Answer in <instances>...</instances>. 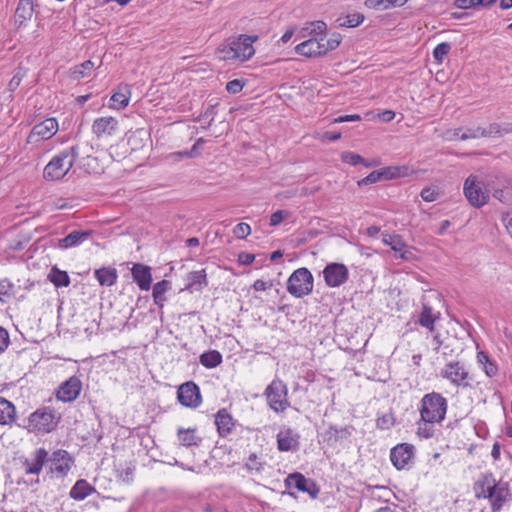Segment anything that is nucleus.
<instances>
[{
    "instance_id": "nucleus-34",
    "label": "nucleus",
    "mask_w": 512,
    "mask_h": 512,
    "mask_svg": "<svg viewBox=\"0 0 512 512\" xmlns=\"http://www.w3.org/2000/svg\"><path fill=\"white\" fill-rule=\"evenodd\" d=\"M199 362L205 368H216L222 363V355L217 350H209L200 355Z\"/></svg>"
},
{
    "instance_id": "nucleus-2",
    "label": "nucleus",
    "mask_w": 512,
    "mask_h": 512,
    "mask_svg": "<svg viewBox=\"0 0 512 512\" xmlns=\"http://www.w3.org/2000/svg\"><path fill=\"white\" fill-rule=\"evenodd\" d=\"M473 492L476 499L489 501L491 512H500L512 496L509 483L497 481L490 471L479 475L473 484Z\"/></svg>"
},
{
    "instance_id": "nucleus-16",
    "label": "nucleus",
    "mask_w": 512,
    "mask_h": 512,
    "mask_svg": "<svg viewBox=\"0 0 512 512\" xmlns=\"http://www.w3.org/2000/svg\"><path fill=\"white\" fill-rule=\"evenodd\" d=\"M52 462V471L55 473L66 476L74 465V459L68 451L64 449L55 450L50 458Z\"/></svg>"
},
{
    "instance_id": "nucleus-19",
    "label": "nucleus",
    "mask_w": 512,
    "mask_h": 512,
    "mask_svg": "<svg viewBox=\"0 0 512 512\" xmlns=\"http://www.w3.org/2000/svg\"><path fill=\"white\" fill-rule=\"evenodd\" d=\"M92 234V231L86 230H74L70 232L66 237L61 238L57 241L56 247L62 250L78 247L83 242L88 240Z\"/></svg>"
},
{
    "instance_id": "nucleus-51",
    "label": "nucleus",
    "mask_w": 512,
    "mask_h": 512,
    "mask_svg": "<svg viewBox=\"0 0 512 512\" xmlns=\"http://www.w3.org/2000/svg\"><path fill=\"white\" fill-rule=\"evenodd\" d=\"M117 125V121L113 117H101L96 119L93 128H114Z\"/></svg>"
},
{
    "instance_id": "nucleus-18",
    "label": "nucleus",
    "mask_w": 512,
    "mask_h": 512,
    "mask_svg": "<svg viewBox=\"0 0 512 512\" xmlns=\"http://www.w3.org/2000/svg\"><path fill=\"white\" fill-rule=\"evenodd\" d=\"M383 243L387 246H390V248L397 253L398 255L396 257L403 259V260H409L412 257V251L407 246V244L403 241L402 237L397 234H385L383 235L382 239Z\"/></svg>"
},
{
    "instance_id": "nucleus-47",
    "label": "nucleus",
    "mask_w": 512,
    "mask_h": 512,
    "mask_svg": "<svg viewBox=\"0 0 512 512\" xmlns=\"http://www.w3.org/2000/svg\"><path fill=\"white\" fill-rule=\"evenodd\" d=\"M58 130H55L52 132V130H40L38 132H34V130H31L30 134L27 137V143H32L38 141L41 139H48L51 138Z\"/></svg>"
},
{
    "instance_id": "nucleus-4",
    "label": "nucleus",
    "mask_w": 512,
    "mask_h": 512,
    "mask_svg": "<svg viewBox=\"0 0 512 512\" xmlns=\"http://www.w3.org/2000/svg\"><path fill=\"white\" fill-rule=\"evenodd\" d=\"M257 39V35H240L218 48L219 58L222 60L247 61L255 54L253 43Z\"/></svg>"
},
{
    "instance_id": "nucleus-56",
    "label": "nucleus",
    "mask_w": 512,
    "mask_h": 512,
    "mask_svg": "<svg viewBox=\"0 0 512 512\" xmlns=\"http://www.w3.org/2000/svg\"><path fill=\"white\" fill-rule=\"evenodd\" d=\"M420 195L424 201L433 202V201L437 200L439 193L437 191H435L434 189L426 187V188L422 189Z\"/></svg>"
},
{
    "instance_id": "nucleus-35",
    "label": "nucleus",
    "mask_w": 512,
    "mask_h": 512,
    "mask_svg": "<svg viewBox=\"0 0 512 512\" xmlns=\"http://www.w3.org/2000/svg\"><path fill=\"white\" fill-rule=\"evenodd\" d=\"M477 360L480 365L483 366V370L486 376L492 378L498 373L497 364L489 357V355L484 351H479L477 353Z\"/></svg>"
},
{
    "instance_id": "nucleus-64",
    "label": "nucleus",
    "mask_w": 512,
    "mask_h": 512,
    "mask_svg": "<svg viewBox=\"0 0 512 512\" xmlns=\"http://www.w3.org/2000/svg\"><path fill=\"white\" fill-rule=\"evenodd\" d=\"M378 118L383 122H389L394 119L395 113L391 110H385L377 114Z\"/></svg>"
},
{
    "instance_id": "nucleus-15",
    "label": "nucleus",
    "mask_w": 512,
    "mask_h": 512,
    "mask_svg": "<svg viewBox=\"0 0 512 512\" xmlns=\"http://www.w3.org/2000/svg\"><path fill=\"white\" fill-rule=\"evenodd\" d=\"M414 455V446L409 443H401L390 451V460L398 470L405 468Z\"/></svg>"
},
{
    "instance_id": "nucleus-17",
    "label": "nucleus",
    "mask_w": 512,
    "mask_h": 512,
    "mask_svg": "<svg viewBox=\"0 0 512 512\" xmlns=\"http://www.w3.org/2000/svg\"><path fill=\"white\" fill-rule=\"evenodd\" d=\"M131 274L133 281L141 290L148 291L151 288L152 273L148 265L142 263L133 264Z\"/></svg>"
},
{
    "instance_id": "nucleus-59",
    "label": "nucleus",
    "mask_w": 512,
    "mask_h": 512,
    "mask_svg": "<svg viewBox=\"0 0 512 512\" xmlns=\"http://www.w3.org/2000/svg\"><path fill=\"white\" fill-rule=\"evenodd\" d=\"M317 137L320 138L323 141H336L341 138V133H329L324 132L322 134H317Z\"/></svg>"
},
{
    "instance_id": "nucleus-5",
    "label": "nucleus",
    "mask_w": 512,
    "mask_h": 512,
    "mask_svg": "<svg viewBox=\"0 0 512 512\" xmlns=\"http://www.w3.org/2000/svg\"><path fill=\"white\" fill-rule=\"evenodd\" d=\"M60 417L49 407L39 408L30 414L27 429L34 433H49L56 429Z\"/></svg>"
},
{
    "instance_id": "nucleus-63",
    "label": "nucleus",
    "mask_w": 512,
    "mask_h": 512,
    "mask_svg": "<svg viewBox=\"0 0 512 512\" xmlns=\"http://www.w3.org/2000/svg\"><path fill=\"white\" fill-rule=\"evenodd\" d=\"M272 287V283H267L261 279H258L253 284V289L255 291H265Z\"/></svg>"
},
{
    "instance_id": "nucleus-60",
    "label": "nucleus",
    "mask_w": 512,
    "mask_h": 512,
    "mask_svg": "<svg viewBox=\"0 0 512 512\" xmlns=\"http://www.w3.org/2000/svg\"><path fill=\"white\" fill-rule=\"evenodd\" d=\"M21 81H22V75H20V73L18 72L10 80V82L8 84V89L10 91L16 90L17 87L20 85Z\"/></svg>"
},
{
    "instance_id": "nucleus-14",
    "label": "nucleus",
    "mask_w": 512,
    "mask_h": 512,
    "mask_svg": "<svg viewBox=\"0 0 512 512\" xmlns=\"http://www.w3.org/2000/svg\"><path fill=\"white\" fill-rule=\"evenodd\" d=\"M81 391L82 382L79 377L74 375L61 383L55 393V396L57 400L69 403L75 401L79 397Z\"/></svg>"
},
{
    "instance_id": "nucleus-24",
    "label": "nucleus",
    "mask_w": 512,
    "mask_h": 512,
    "mask_svg": "<svg viewBox=\"0 0 512 512\" xmlns=\"http://www.w3.org/2000/svg\"><path fill=\"white\" fill-rule=\"evenodd\" d=\"M177 438L180 445L184 447L199 446L202 441V438L197 435V428H179Z\"/></svg>"
},
{
    "instance_id": "nucleus-33",
    "label": "nucleus",
    "mask_w": 512,
    "mask_h": 512,
    "mask_svg": "<svg viewBox=\"0 0 512 512\" xmlns=\"http://www.w3.org/2000/svg\"><path fill=\"white\" fill-rule=\"evenodd\" d=\"M203 142H204V140L202 138H199L194 143V145L192 146V148L190 150L170 153L167 156V158L174 162L181 161L184 158H195L200 155L199 149H200L201 145L203 144Z\"/></svg>"
},
{
    "instance_id": "nucleus-58",
    "label": "nucleus",
    "mask_w": 512,
    "mask_h": 512,
    "mask_svg": "<svg viewBox=\"0 0 512 512\" xmlns=\"http://www.w3.org/2000/svg\"><path fill=\"white\" fill-rule=\"evenodd\" d=\"M133 474H134V468L132 467H126L119 471L118 476L120 479L126 483H129L133 480Z\"/></svg>"
},
{
    "instance_id": "nucleus-30",
    "label": "nucleus",
    "mask_w": 512,
    "mask_h": 512,
    "mask_svg": "<svg viewBox=\"0 0 512 512\" xmlns=\"http://www.w3.org/2000/svg\"><path fill=\"white\" fill-rule=\"evenodd\" d=\"M171 289V283L168 280H161L154 284L153 286V300L155 305H157L160 309L163 308L164 303L166 302L165 293Z\"/></svg>"
},
{
    "instance_id": "nucleus-21",
    "label": "nucleus",
    "mask_w": 512,
    "mask_h": 512,
    "mask_svg": "<svg viewBox=\"0 0 512 512\" xmlns=\"http://www.w3.org/2000/svg\"><path fill=\"white\" fill-rule=\"evenodd\" d=\"M299 445V435L288 428L277 434V447L279 451L288 452L297 449Z\"/></svg>"
},
{
    "instance_id": "nucleus-40",
    "label": "nucleus",
    "mask_w": 512,
    "mask_h": 512,
    "mask_svg": "<svg viewBox=\"0 0 512 512\" xmlns=\"http://www.w3.org/2000/svg\"><path fill=\"white\" fill-rule=\"evenodd\" d=\"M16 294L14 283L8 279H0V302L7 303Z\"/></svg>"
},
{
    "instance_id": "nucleus-46",
    "label": "nucleus",
    "mask_w": 512,
    "mask_h": 512,
    "mask_svg": "<svg viewBox=\"0 0 512 512\" xmlns=\"http://www.w3.org/2000/svg\"><path fill=\"white\" fill-rule=\"evenodd\" d=\"M342 162L349 164L351 166H356L358 164L364 163V158L356 154L354 152L345 151L340 156Z\"/></svg>"
},
{
    "instance_id": "nucleus-52",
    "label": "nucleus",
    "mask_w": 512,
    "mask_h": 512,
    "mask_svg": "<svg viewBox=\"0 0 512 512\" xmlns=\"http://www.w3.org/2000/svg\"><path fill=\"white\" fill-rule=\"evenodd\" d=\"M326 28H327V26H326L325 22L314 21L309 24V27L307 29H309L310 34L318 36V35H322L325 32Z\"/></svg>"
},
{
    "instance_id": "nucleus-3",
    "label": "nucleus",
    "mask_w": 512,
    "mask_h": 512,
    "mask_svg": "<svg viewBox=\"0 0 512 512\" xmlns=\"http://www.w3.org/2000/svg\"><path fill=\"white\" fill-rule=\"evenodd\" d=\"M79 155L80 145H75L54 156L44 167V179L47 181L62 179L73 167Z\"/></svg>"
},
{
    "instance_id": "nucleus-22",
    "label": "nucleus",
    "mask_w": 512,
    "mask_h": 512,
    "mask_svg": "<svg viewBox=\"0 0 512 512\" xmlns=\"http://www.w3.org/2000/svg\"><path fill=\"white\" fill-rule=\"evenodd\" d=\"M322 48L323 45L321 44L320 39L313 37L298 44L295 47V51L297 54L302 56L317 57L323 55Z\"/></svg>"
},
{
    "instance_id": "nucleus-42",
    "label": "nucleus",
    "mask_w": 512,
    "mask_h": 512,
    "mask_svg": "<svg viewBox=\"0 0 512 512\" xmlns=\"http://www.w3.org/2000/svg\"><path fill=\"white\" fill-rule=\"evenodd\" d=\"M495 0H455V6L460 9H472L477 7H489Z\"/></svg>"
},
{
    "instance_id": "nucleus-32",
    "label": "nucleus",
    "mask_w": 512,
    "mask_h": 512,
    "mask_svg": "<svg viewBox=\"0 0 512 512\" xmlns=\"http://www.w3.org/2000/svg\"><path fill=\"white\" fill-rule=\"evenodd\" d=\"M94 66L95 64L91 60L84 61L70 70V77L76 81L85 79L91 75Z\"/></svg>"
},
{
    "instance_id": "nucleus-13",
    "label": "nucleus",
    "mask_w": 512,
    "mask_h": 512,
    "mask_svg": "<svg viewBox=\"0 0 512 512\" xmlns=\"http://www.w3.org/2000/svg\"><path fill=\"white\" fill-rule=\"evenodd\" d=\"M284 484L287 489H297L298 491L309 494L312 498H316L319 494L317 484L312 479L306 478L299 472L289 474L285 478Z\"/></svg>"
},
{
    "instance_id": "nucleus-48",
    "label": "nucleus",
    "mask_w": 512,
    "mask_h": 512,
    "mask_svg": "<svg viewBox=\"0 0 512 512\" xmlns=\"http://www.w3.org/2000/svg\"><path fill=\"white\" fill-rule=\"evenodd\" d=\"M394 425V417L392 414H384L381 417H378L376 420V426L379 429L385 430L389 429Z\"/></svg>"
},
{
    "instance_id": "nucleus-20",
    "label": "nucleus",
    "mask_w": 512,
    "mask_h": 512,
    "mask_svg": "<svg viewBox=\"0 0 512 512\" xmlns=\"http://www.w3.org/2000/svg\"><path fill=\"white\" fill-rule=\"evenodd\" d=\"M215 425L219 436L225 438L232 433L236 421L227 409L222 408L215 414Z\"/></svg>"
},
{
    "instance_id": "nucleus-12",
    "label": "nucleus",
    "mask_w": 512,
    "mask_h": 512,
    "mask_svg": "<svg viewBox=\"0 0 512 512\" xmlns=\"http://www.w3.org/2000/svg\"><path fill=\"white\" fill-rule=\"evenodd\" d=\"M47 461L48 452L46 449L38 448L33 453H31L30 457H21L20 465L24 474L39 475Z\"/></svg>"
},
{
    "instance_id": "nucleus-23",
    "label": "nucleus",
    "mask_w": 512,
    "mask_h": 512,
    "mask_svg": "<svg viewBox=\"0 0 512 512\" xmlns=\"http://www.w3.org/2000/svg\"><path fill=\"white\" fill-rule=\"evenodd\" d=\"M131 90L129 85L119 86L109 100L108 106L112 109L120 110L129 104Z\"/></svg>"
},
{
    "instance_id": "nucleus-61",
    "label": "nucleus",
    "mask_w": 512,
    "mask_h": 512,
    "mask_svg": "<svg viewBox=\"0 0 512 512\" xmlns=\"http://www.w3.org/2000/svg\"><path fill=\"white\" fill-rule=\"evenodd\" d=\"M255 255L251 253H241L239 254V262L243 265H250L254 262Z\"/></svg>"
},
{
    "instance_id": "nucleus-62",
    "label": "nucleus",
    "mask_w": 512,
    "mask_h": 512,
    "mask_svg": "<svg viewBox=\"0 0 512 512\" xmlns=\"http://www.w3.org/2000/svg\"><path fill=\"white\" fill-rule=\"evenodd\" d=\"M503 223H504V225L506 227L507 232L509 233V235L512 238V210L507 212L503 216Z\"/></svg>"
},
{
    "instance_id": "nucleus-10",
    "label": "nucleus",
    "mask_w": 512,
    "mask_h": 512,
    "mask_svg": "<svg viewBox=\"0 0 512 512\" xmlns=\"http://www.w3.org/2000/svg\"><path fill=\"white\" fill-rule=\"evenodd\" d=\"M178 402L187 408L195 409L202 403V396L199 386L193 382L188 381L181 384L177 390Z\"/></svg>"
},
{
    "instance_id": "nucleus-55",
    "label": "nucleus",
    "mask_w": 512,
    "mask_h": 512,
    "mask_svg": "<svg viewBox=\"0 0 512 512\" xmlns=\"http://www.w3.org/2000/svg\"><path fill=\"white\" fill-rule=\"evenodd\" d=\"M361 119L360 115L358 114H350V115H340L337 117H333L329 124H338L343 122H350V121H359Z\"/></svg>"
},
{
    "instance_id": "nucleus-6",
    "label": "nucleus",
    "mask_w": 512,
    "mask_h": 512,
    "mask_svg": "<svg viewBox=\"0 0 512 512\" xmlns=\"http://www.w3.org/2000/svg\"><path fill=\"white\" fill-rule=\"evenodd\" d=\"M313 282V275L307 268H298L288 278L287 291L294 297L302 298L312 292Z\"/></svg>"
},
{
    "instance_id": "nucleus-36",
    "label": "nucleus",
    "mask_w": 512,
    "mask_h": 512,
    "mask_svg": "<svg viewBox=\"0 0 512 512\" xmlns=\"http://www.w3.org/2000/svg\"><path fill=\"white\" fill-rule=\"evenodd\" d=\"M437 320V317L433 314L432 307L428 305H423L422 311L419 314L418 317V323L422 326L427 328L429 331H434L435 329V322Z\"/></svg>"
},
{
    "instance_id": "nucleus-54",
    "label": "nucleus",
    "mask_w": 512,
    "mask_h": 512,
    "mask_svg": "<svg viewBox=\"0 0 512 512\" xmlns=\"http://www.w3.org/2000/svg\"><path fill=\"white\" fill-rule=\"evenodd\" d=\"M243 87L244 82L240 79L231 80L226 84V90L232 94L239 93L243 89Z\"/></svg>"
},
{
    "instance_id": "nucleus-45",
    "label": "nucleus",
    "mask_w": 512,
    "mask_h": 512,
    "mask_svg": "<svg viewBox=\"0 0 512 512\" xmlns=\"http://www.w3.org/2000/svg\"><path fill=\"white\" fill-rule=\"evenodd\" d=\"M451 50V45L447 42H442L438 44L433 50V57L435 61L440 64L443 62L444 58L449 54Z\"/></svg>"
},
{
    "instance_id": "nucleus-25",
    "label": "nucleus",
    "mask_w": 512,
    "mask_h": 512,
    "mask_svg": "<svg viewBox=\"0 0 512 512\" xmlns=\"http://www.w3.org/2000/svg\"><path fill=\"white\" fill-rule=\"evenodd\" d=\"M96 490L86 480H78L70 490V497L74 500L81 501L90 496Z\"/></svg>"
},
{
    "instance_id": "nucleus-39",
    "label": "nucleus",
    "mask_w": 512,
    "mask_h": 512,
    "mask_svg": "<svg viewBox=\"0 0 512 512\" xmlns=\"http://www.w3.org/2000/svg\"><path fill=\"white\" fill-rule=\"evenodd\" d=\"M34 12V6L32 0H19V4L16 9V18L23 22L32 17Z\"/></svg>"
},
{
    "instance_id": "nucleus-41",
    "label": "nucleus",
    "mask_w": 512,
    "mask_h": 512,
    "mask_svg": "<svg viewBox=\"0 0 512 512\" xmlns=\"http://www.w3.org/2000/svg\"><path fill=\"white\" fill-rule=\"evenodd\" d=\"M49 280L56 287H67L70 284V277L66 271H61L58 268H52L49 274Z\"/></svg>"
},
{
    "instance_id": "nucleus-29",
    "label": "nucleus",
    "mask_w": 512,
    "mask_h": 512,
    "mask_svg": "<svg viewBox=\"0 0 512 512\" xmlns=\"http://www.w3.org/2000/svg\"><path fill=\"white\" fill-rule=\"evenodd\" d=\"M352 431V426L338 428L334 425H330L325 433V437L328 442L336 443L338 441L349 438L352 435Z\"/></svg>"
},
{
    "instance_id": "nucleus-1",
    "label": "nucleus",
    "mask_w": 512,
    "mask_h": 512,
    "mask_svg": "<svg viewBox=\"0 0 512 512\" xmlns=\"http://www.w3.org/2000/svg\"><path fill=\"white\" fill-rule=\"evenodd\" d=\"M448 401L438 392L425 394L418 408L420 419L417 422V436L422 439L434 437L436 425L441 424L447 413Z\"/></svg>"
},
{
    "instance_id": "nucleus-9",
    "label": "nucleus",
    "mask_w": 512,
    "mask_h": 512,
    "mask_svg": "<svg viewBox=\"0 0 512 512\" xmlns=\"http://www.w3.org/2000/svg\"><path fill=\"white\" fill-rule=\"evenodd\" d=\"M463 190L466 199L473 207L480 208L489 200V194L484 189L483 184L473 175L465 180Z\"/></svg>"
},
{
    "instance_id": "nucleus-43",
    "label": "nucleus",
    "mask_w": 512,
    "mask_h": 512,
    "mask_svg": "<svg viewBox=\"0 0 512 512\" xmlns=\"http://www.w3.org/2000/svg\"><path fill=\"white\" fill-rule=\"evenodd\" d=\"M406 167H386L380 171L381 180H392L406 175Z\"/></svg>"
},
{
    "instance_id": "nucleus-50",
    "label": "nucleus",
    "mask_w": 512,
    "mask_h": 512,
    "mask_svg": "<svg viewBox=\"0 0 512 512\" xmlns=\"http://www.w3.org/2000/svg\"><path fill=\"white\" fill-rule=\"evenodd\" d=\"M379 181H382L381 176H380V171L375 170V171H372L369 175H367L363 179L359 180L358 186H360V187L366 186V185L377 183Z\"/></svg>"
},
{
    "instance_id": "nucleus-38",
    "label": "nucleus",
    "mask_w": 512,
    "mask_h": 512,
    "mask_svg": "<svg viewBox=\"0 0 512 512\" xmlns=\"http://www.w3.org/2000/svg\"><path fill=\"white\" fill-rule=\"evenodd\" d=\"M265 461L257 453H251L245 462V468L251 474H260L264 469Z\"/></svg>"
},
{
    "instance_id": "nucleus-53",
    "label": "nucleus",
    "mask_w": 512,
    "mask_h": 512,
    "mask_svg": "<svg viewBox=\"0 0 512 512\" xmlns=\"http://www.w3.org/2000/svg\"><path fill=\"white\" fill-rule=\"evenodd\" d=\"M288 216H289V212L287 210H277L270 217V225L277 226Z\"/></svg>"
},
{
    "instance_id": "nucleus-37",
    "label": "nucleus",
    "mask_w": 512,
    "mask_h": 512,
    "mask_svg": "<svg viewBox=\"0 0 512 512\" xmlns=\"http://www.w3.org/2000/svg\"><path fill=\"white\" fill-rule=\"evenodd\" d=\"M406 0H365L364 6L368 9L387 10L395 6H402Z\"/></svg>"
},
{
    "instance_id": "nucleus-11",
    "label": "nucleus",
    "mask_w": 512,
    "mask_h": 512,
    "mask_svg": "<svg viewBox=\"0 0 512 512\" xmlns=\"http://www.w3.org/2000/svg\"><path fill=\"white\" fill-rule=\"evenodd\" d=\"M325 284L329 288H337L347 282L349 270L342 263L332 262L325 266L322 271Z\"/></svg>"
},
{
    "instance_id": "nucleus-49",
    "label": "nucleus",
    "mask_w": 512,
    "mask_h": 512,
    "mask_svg": "<svg viewBox=\"0 0 512 512\" xmlns=\"http://www.w3.org/2000/svg\"><path fill=\"white\" fill-rule=\"evenodd\" d=\"M233 233L239 239L246 238L251 233V227L247 223H239L234 227Z\"/></svg>"
},
{
    "instance_id": "nucleus-28",
    "label": "nucleus",
    "mask_w": 512,
    "mask_h": 512,
    "mask_svg": "<svg viewBox=\"0 0 512 512\" xmlns=\"http://www.w3.org/2000/svg\"><path fill=\"white\" fill-rule=\"evenodd\" d=\"M186 289L193 291H200L203 287L207 286L206 272L205 270L190 272L187 276Z\"/></svg>"
},
{
    "instance_id": "nucleus-26",
    "label": "nucleus",
    "mask_w": 512,
    "mask_h": 512,
    "mask_svg": "<svg viewBox=\"0 0 512 512\" xmlns=\"http://www.w3.org/2000/svg\"><path fill=\"white\" fill-rule=\"evenodd\" d=\"M16 419V409L12 402L0 397V425H11Z\"/></svg>"
},
{
    "instance_id": "nucleus-31",
    "label": "nucleus",
    "mask_w": 512,
    "mask_h": 512,
    "mask_svg": "<svg viewBox=\"0 0 512 512\" xmlns=\"http://www.w3.org/2000/svg\"><path fill=\"white\" fill-rule=\"evenodd\" d=\"M365 16L359 12H352L346 15L339 16L336 19L338 27L355 28L364 22Z\"/></svg>"
},
{
    "instance_id": "nucleus-7",
    "label": "nucleus",
    "mask_w": 512,
    "mask_h": 512,
    "mask_svg": "<svg viewBox=\"0 0 512 512\" xmlns=\"http://www.w3.org/2000/svg\"><path fill=\"white\" fill-rule=\"evenodd\" d=\"M288 389L283 381L273 380L265 389V396L269 407L275 412H283L289 407L287 398Z\"/></svg>"
},
{
    "instance_id": "nucleus-8",
    "label": "nucleus",
    "mask_w": 512,
    "mask_h": 512,
    "mask_svg": "<svg viewBox=\"0 0 512 512\" xmlns=\"http://www.w3.org/2000/svg\"><path fill=\"white\" fill-rule=\"evenodd\" d=\"M440 375L456 387L468 388L471 386L469 371L465 364L459 361H451L445 364Z\"/></svg>"
},
{
    "instance_id": "nucleus-44",
    "label": "nucleus",
    "mask_w": 512,
    "mask_h": 512,
    "mask_svg": "<svg viewBox=\"0 0 512 512\" xmlns=\"http://www.w3.org/2000/svg\"><path fill=\"white\" fill-rule=\"evenodd\" d=\"M321 44L323 45L322 53L326 54L329 51L336 49L341 42V36L339 34H333L329 39L320 38Z\"/></svg>"
},
{
    "instance_id": "nucleus-57",
    "label": "nucleus",
    "mask_w": 512,
    "mask_h": 512,
    "mask_svg": "<svg viewBox=\"0 0 512 512\" xmlns=\"http://www.w3.org/2000/svg\"><path fill=\"white\" fill-rule=\"evenodd\" d=\"M9 343H10V339H9L8 331L5 328L0 327V353L5 351V349L9 345Z\"/></svg>"
},
{
    "instance_id": "nucleus-27",
    "label": "nucleus",
    "mask_w": 512,
    "mask_h": 512,
    "mask_svg": "<svg viewBox=\"0 0 512 512\" xmlns=\"http://www.w3.org/2000/svg\"><path fill=\"white\" fill-rule=\"evenodd\" d=\"M94 276L101 286H112L117 281V271L112 267H102L95 270Z\"/></svg>"
}]
</instances>
